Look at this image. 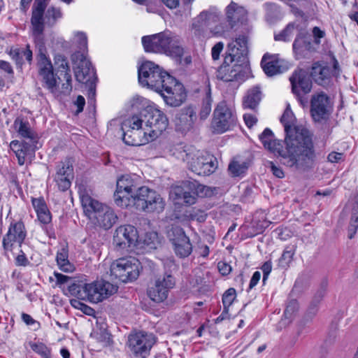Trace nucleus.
Listing matches in <instances>:
<instances>
[{
  "mask_svg": "<svg viewBox=\"0 0 358 358\" xmlns=\"http://www.w3.org/2000/svg\"><path fill=\"white\" fill-rule=\"evenodd\" d=\"M295 121L294 113L287 108L280 118L286 134L285 148L281 141L275 138L270 129H265L259 138L266 150L282 158L285 166L299 171H308L317 162L312 134L303 126H295Z\"/></svg>",
  "mask_w": 358,
  "mask_h": 358,
  "instance_id": "obj_1",
  "label": "nucleus"
},
{
  "mask_svg": "<svg viewBox=\"0 0 358 358\" xmlns=\"http://www.w3.org/2000/svg\"><path fill=\"white\" fill-rule=\"evenodd\" d=\"M131 107L132 115L125 120L124 125L127 127L139 129L145 122L146 127L151 128L149 135L152 138L167 129L169 122L166 114L148 99L136 96L131 101Z\"/></svg>",
  "mask_w": 358,
  "mask_h": 358,
  "instance_id": "obj_2",
  "label": "nucleus"
},
{
  "mask_svg": "<svg viewBox=\"0 0 358 358\" xmlns=\"http://www.w3.org/2000/svg\"><path fill=\"white\" fill-rule=\"evenodd\" d=\"M142 44L146 52L163 53L182 63L184 48L181 38L169 30L143 36Z\"/></svg>",
  "mask_w": 358,
  "mask_h": 358,
  "instance_id": "obj_3",
  "label": "nucleus"
},
{
  "mask_svg": "<svg viewBox=\"0 0 358 358\" xmlns=\"http://www.w3.org/2000/svg\"><path fill=\"white\" fill-rule=\"evenodd\" d=\"M76 79L78 82L85 84L87 88V99L89 107L96 108V88L98 78L92 62L86 58L84 52L76 51L71 56Z\"/></svg>",
  "mask_w": 358,
  "mask_h": 358,
  "instance_id": "obj_4",
  "label": "nucleus"
},
{
  "mask_svg": "<svg viewBox=\"0 0 358 358\" xmlns=\"http://www.w3.org/2000/svg\"><path fill=\"white\" fill-rule=\"evenodd\" d=\"M82 206L86 215L94 219V224L105 230H108L117 222L118 217L114 210L89 194L80 196Z\"/></svg>",
  "mask_w": 358,
  "mask_h": 358,
  "instance_id": "obj_5",
  "label": "nucleus"
},
{
  "mask_svg": "<svg viewBox=\"0 0 358 358\" xmlns=\"http://www.w3.org/2000/svg\"><path fill=\"white\" fill-rule=\"evenodd\" d=\"M138 82L143 87L161 93L163 86L172 84L173 76L154 62L145 60L138 67Z\"/></svg>",
  "mask_w": 358,
  "mask_h": 358,
  "instance_id": "obj_6",
  "label": "nucleus"
},
{
  "mask_svg": "<svg viewBox=\"0 0 358 358\" xmlns=\"http://www.w3.org/2000/svg\"><path fill=\"white\" fill-rule=\"evenodd\" d=\"M173 194L176 203L189 206L195 203L196 197H210L214 192L210 187L194 180L182 181L180 185L173 189Z\"/></svg>",
  "mask_w": 358,
  "mask_h": 358,
  "instance_id": "obj_7",
  "label": "nucleus"
},
{
  "mask_svg": "<svg viewBox=\"0 0 358 358\" xmlns=\"http://www.w3.org/2000/svg\"><path fill=\"white\" fill-rule=\"evenodd\" d=\"M235 62L242 66H246V36H239L236 40L227 45L224 53V61L217 69V78L229 79V76L224 73L226 66ZM230 79H231L230 78Z\"/></svg>",
  "mask_w": 358,
  "mask_h": 358,
  "instance_id": "obj_8",
  "label": "nucleus"
},
{
  "mask_svg": "<svg viewBox=\"0 0 358 358\" xmlns=\"http://www.w3.org/2000/svg\"><path fill=\"white\" fill-rule=\"evenodd\" d=\"M165 234L176 257L185 259L192 254V243L182 227L169 224L165 227Z\"/></svg>",
  "mask_w": 358,
  "mask_h": 358,
  "instance_id": "obj_9",
  "label": "nucleus"
},
{
  "mask_svg": "<svg viewBox=\"0 0 358 358\" xmlns=\"http://www.w3.org/2000/svg\"><path fill=\"white\" fill-rule=\"evenodd\" d=\"M133 206L138 210L159 213L164 209L165 201L155 190L143 186L137 189L133 198Z\"/></svg>",
  "mask_w": 358,
  "mask_h": 358,
  "instance_id": "obj_10",
  "label": "nucleus"
},
{
  "mask_svg": "<svg viewBox=\"0 0 358 358\" xmlns=\"http://www.w3.org/2000/svg\"><path fill=\"white\" fill-rule=\"evenodd\" d=\"M176 278L171 270H164L154 275V283L147 291L148 296L153 301L159 303L164 301L169 290L174 287Z\"/></svg>",
  "mask_w": 358,
  "mask_h": 358,
  "instance_id": "obj_11",
  "label": "nucleus"
},
{
  "mask_svg": "<svg viewBox=\"0 0 358 358\" xmlns=\"http://www.w3.org/2000/svg\"><path fill=\"white\" fill-rule=\"evenodd\" d=\"M141 268V262L138 259L121 258L111 264L110 271L112 276L126 283L136 280Z\"/></svg>",
  "mask_w": 358,
  "mask_h": 358,
  "instance_id": "obj_12",
  "label": "nucleus"
},
{
  "mask_svg": "<svg viewBox=\"0 0 358 358\" xmlns=\"http://www.w3.org/2000/svg\"><path fill=\"white\" fill-rule=\"evenodd\" d=\"M156 342L157 338L153 334L144 331L131 334L128 337L129 348L136 357L146 358Z\"/></svg>",
  "mask_w": 358,
  "mask_h": 358,
  "instance_id": "obj_13",
  "label": "nucleus"
},
{
  "mask_svg": "<svg viewBox=\"0 0 358 358\" xmlns=\"http://www.w3.org/2000/svg\"><path fill=\"white\" fill-rule=\"evenodd\" d=\"M182 159L188 161L189 169L193 173L202 176H210L217 168V159L210 155L194 156L189 159V154H185V158Z\"/></svg>",
  "mask_w": 358,
  "mask_h": 358,
  "instance_id": "obj_14",
  "label": "nucleus"
},
{
  "mask_svg": "<svg viewBox=\"0 0 358 358\" xmlns=\"http://www.w3.org/2000/svg\"><path fill=\"white\" fill-rule=\"evenodd\" d=\"M166 104L171 107H178L185 102L187 91L182 83L173 77L172 84L163 86V92L159 93Z\"/></svg>",
  "mask_w": 358,
  "mask_h": 358,
  "instance_id": "obj_15",
  "label": "nucleus"
},
{
  "mask_svg": "<svg viewBox=\"0 0 358 358\" xmlns=\"http://www.w3.org/2000/svg\"><path fill=\"white\" fill-rule=\"evenodd\" d=\"M138 237V230L134 226L121 225L115 231L113 243L118 249L127 250L136 246Z\"/></svg>",
  "mask_w": 358,
  "mask_h": 358,
  "instance_id": "obj_16",
  "label": "nucleus"
},
{
  "mask_svg": "<svg viewBox=\"0 0 358 358\" xmlns=\"http://www.w3.org/2000/svg\"><path fill=\"white\" fill-rule=\"evenodd\" d=\"M292 92L297 96L301 105L305 106L308 100L303 96L310 92L312 81L303 69L296 70L289 78Z\"/></svg>",
  "mask_w": 358,
  "mask_h": 358,
  "instance_id": "obj_17",
  "label": "nucleus"
},
{
  "mask_svg": "<svg viewBox=\"0 0 358 358\" xmlns=\"http://www.w3.org/2000/svg\"><path fill=\"white\" fill-rule=\"evenodd\" d=\"M38 143L30 139L29 141L13 140L10 142V148L15 154L20 166L24 165L27 162L31 164L34 159Z\"/></svg>",
  "mask_w": 358,
  "mask_h": 358,
  "instance_id": "obj_18",
  "label": "nucleus"
},
{
  "mask_svg": "<svg viewBox=\"0 0 358 358\" xmlns=\"http://www.w3.org/2000/svg\"><path fill=\"white\" fill-rule=\"evenodd\" d=\"M331 113V106L328 96L318 93L312 96L310 101V114L315 122L327 120Z\"/></svg>",
  "mask_w": 358,
  "mask_h": 358,
  "instance_id": "obj_19",
  "label": "nucleus"
},
{
  "mask_svg": "<svg viewBox=\"0 0 358 358\" xmlns=\"http://www.w3.org/2000/svg\"><path fill=\"white\" fill-rule=\"evenodd\" d=\"M196 118V113L192 106L181 108L176 113L173 120L176 131L186 134L193 129Z\"/></svg>",
  "mask_w": 358,
  "mask_h": 358,
  "instance_id": "obj_20",
  "label": "nucleus"
},
{
  "mask_svg": "<svg viewBox=\"0 0 358 358\" xmlns=\"http://www.w3.org/2000/svg\"><path fill=\"white\" fill-rule=\"evenodd\" d=\"M261 66L265 74L269 77L282 73L289 68V62L280 58L279 55L269 53L264 55Z\"/></svg>",
  "mask_w": 358,
  "mask_h": 358,
  "instance_id": "obj_21",
  "label": "nucleus"
},
{
  "mask_svg": "<svg viewBox=\"0 0 358 358\" xmlns=\"http://www.w3.org/2000/svg\"><path fill=\"white\" fill-rule=\"evenodd\" d=\"M232 114L231 110L224 103H219L216 106L212 120L211 126L213 132L222 134L227 131L232 123Z\"/></svg>",
  "mask_w": 358,
  "mask_h": 358,
  "instance_id": "obj_22",
  "label": "nucleus"
},
{
  "mask_svg": "<svg viewBox=\"0 0 358 358\" xmlns=\"http://www.w3.org/2000/svg\"><path fill=\"white\" fill-rule=\"evenodd\" d=\"M27 236V231L24 222L20 220L11 222L7 234L3 238V248L5 250H11L13 242H17L21 247Z\"/></svg>",
  "mask_w": 358,
  "mask_h": 358,
  "instance_id": "obj_23",
  "label": "nucleus"
},
{
  "mask_svg": "<svg viewBox=\"0 0 358 358\" xmlns=\"http://www.w3.org/2000/svg\"><path fill=\"white\" fill-rule=\"evenodd\" d=\"M47 6L48 3H34L31 17L32 33L38 34H43L45 19V17L44 18V13Z\"/></svg>",
  "mask_w": 358,
  "mask_h": 358,
  "instance_id": "obj_24",
  "label": "nucleus"
},
{
  "mask_svg": "<svg viewBox=\"0 0 358 358\" xmlns=\"http://www.w3.org/2000/svg\"><path fill=\"white\" fill-rule=\"evenodd\" d=\"M38 75L42 78L43 86L51 92H55L57 90L58 83L62 81V78L55 71L53 66L40 68Z\"/></svg>",
  "mask_w": 358,
  "mask_h": 358,
  "instance_id": "obj_25",
  "label": "nucleus"
},
{
  "mask_svg": "<svg viewBox=\"0 0 358 358\" xmlns=\"http://www.w3.org/2000/svg\"><path fill=\"white\" fill-rule=\"evenodd\" d=\"M227 22L232 29L239 22H243V19L246 14V10L243 6L231 1L225 9Z\"/></svg>",
  "mask_w": 358,
  "mask_h": 358,
  "instance_id": "obj_26",
  "label": "nucleus"
},
{
  "mask_svg": "<svg viewBox=\"0 0 358 358\" xmlns=\"http://www.w3.org/2000/svg\"><path fill=\"white\" fill-rule=\"evenodd\" d=\"M87 282V279L81 278H73L70 284L67 286L65 294H69L71 296H74L79 299L84 300L85 296H86V290Z\"/></svg>",
  "mask_w": 358,
  "mask_h": 358,
  "instance_id": "obj_27",
  "label": "nucleus"
},
{
  "mask_svg": "<svg viewBox=\"0 0 358 358\" xmlns=\"http://www.w3.org/2000/svg\"><path fill=\"white\" fill-rule=\"evenodd\" d=\"M331 70L328 66H322L319 63L313 64L310 76L318 85L326 86L330 81Z\"/></svg>",
  "mask_w": 358,
  "mask_h": 358,
  "instance_id": "obj_28",
  "label": "nucleus"
},
{
  "mask_svg": "<svg viewBox=\"0 0 358 358\" xmlns=\"http://www.w3.org/2000/svg\"><path fill=\"white\" fill-rule=\"evenodd\" d=\"M56 66V69L55 71L57 73V75L60 76V77H63L64 80H66L65 83H62V92L64 94H69L72 91V78L71 75V69L69 65V62H64L62 64H59Z\"/></svg>",
  "mask_w": 358,
  "mask_h": 358,
  "instance_id": "obj_29",
  "label": "nucleus"
},
{
  "mask_svg": "<svg viewBox=\"0 0 358 358\" xmlns=\"http://www.w3.org/2000/svg\"><path fill=\"white\" fill-rule=\"evenodd\" d=\"M224 73H226L227 76H229V78L231 79H223L219 78L220 80L224 82H239L243 83L245 81L246 78V66H242L239 64H234L232 67L226 66Z\"/></svg>",
  "mask_w": 358,
  "mask_h": 358,
  "instance_id": "obj_30",
  "label": "nucleus"
},
{
  "mask_svg": "<svg viewBox=\"0 0 358 358\" xmlns=\"http://www.w3.org/2000/svg\"><path fill=\"white\" fill-rule=\"evenodd\" d=\"M13 126L21 136L34 140V142H38L39 137L38 134L31 130L27 121L24 122L22 118L18 117L14 121Z\"/></svg>",
  "mask_w": 358,
  "mask_h": 358,
  "instance_id": "obj_31",
  "label": "nucleus"
},
{
  "mask_svg": "<svg viewBox=\"0 0 358 358\" xmlns=\"http://www.w3.org/2000/svg\"><path fill=\"white\" fill-rule=\"evenodd\" d=\"M56 262L59 268L64 272L69 273L75 270L74 265L69 260L68 245L63 246L57 252Z\"/></svg>",
  "mask_w": 358,
  "mask_h": 358,
  "instance_id": "obj_32",
  "label": "nucleus"
},
{
  "mask_svg": "<svg viewBox=\"0 0 358 358\" xmlns=\"http://www.w3.org/2000/svg\"><path fill=\"white\" fill-rule=\"evenodd\" d=\"M212 13L207 10L202 11L192 22V28L194 30V34L198 38L204 37L206 21L210 18Z\"/></svg>",
  "mask_w": 358,
  "mask_h": 358,
  "instance_id": "obj_33",
  "label": "nucleus"
},
{
  "mask_svg": "<svg viewBox=\"0 0 358 358\" xmlns=\"http://www.w3.org/2000/svg\"><path fill=\"white\" fill-rule=\"evenodd\" d=\"M101 302L110 298L118 291V286L105 280H96Z\"/></svg>",
  "mask_w": 358,
  "mask_h": 358,
  "instance_id": "obj_34",
  "label": "nucleus"
},
{
  "mask_svg": "<svg viewBox=\"0 0 358 358\" xmlns=\"http://www.w3.org/2000/svg\"><path fill=\"white\" fill-rule=\"evenodd\" d=\"M352 215L348 227V238L352 239L358 229V194L353 198L352 203Z\"/></svg>",
  "mask_w": 358,
  "mask_h": 358,
  "instance_id": "obj_35",
  "label": "nucleus"
},
{
  "mask_svg": "<svg viewBox=\"0 0 358 358\" xmlns=\"http://www.w3.org/2000/svg\"><path fill=\"white\" fill-rule=\"evenodd\" d=\"M115 190L132 194L137 191L134 180L129 176H122L117 179Z\"/></svg>",
  "mask_w": 358,
  "mask_h": 358,
  "instance_id": "obj_36",
  "label": "nucleus"
},
{
  "mask_svg": "<svg viewBox=\"0 0 358 358\" xmlns=\"http://www.w3.org/2000/svg\"><path fill=\"white\" fill-rule=\"evenodd\" d=\"M136 194L127 193L125 192L115 191L113 198L117 206L121 208H128L133 206V198Z\"/></svg>",
  "mask_w": 358,
  "mask_h": 358,
  "instance_id": "obj_37",
  "label": "nucleus"
},
{
  "mask_svg": "<svg viewBox=\"0 0 358 358\" xmlns=\"http://www.w3.org/2000/svg\"><path fill=\"white\" fill-rule=\"evenodd\" d=\"M162 239L157 231H151L145 234L143 245L148 250H155L161 245Z\"/></svg>",
  "mask_w": 358,
  "mask_h": 358,
  "instance_id": "obj_38",
  "label": "nucleus"
},
{
  "mask_svg": "<svg viewBox=\"0 0 358 358\" xmlns=\"http://www.w3.org/2000/svg\"><path fill=\"white\" fill-rule=\"evenodd\" d=\"M311 48V42L303 35L297 36L293 43V50L298 55H302L305 51H310Z\"/></svg>",
  "mask_w": 358,
  "mask_h": 358,
  "instance_id": "obj_39",
  "label": "nucleus"
},
{
  "mask_svg": "<svg viewBox=\"0 0 358 358\" xmlns=\"http://www.w3.org/2000/svg\"><path fill=\"white\" fill-rule=\"evenodd\" d=\"M246 170V162L241 164L238 162L233 159L228 166L229 175L232 178L243 177Z\"/></svg>",
  "mask_w": 358,
  "mask_h": 358,
  "instance_id": "obj_40",
  "label": "nucleus"
},
{
  "mask_svg": "<svg viewBox=\"0 0 358 358\" xmlns=\"http://www.w3.org/2000/svg\"><path fill=\"white\" fill-rule=\"evenodd\" d=\"M87 290H86V296H85L84 300H87L92 303L101 302L99 291L98 290V286H96V281H94L92 283H87Z\"/></svg>",
  "mask_w": 358,
  "mask_h": 358,
  "instance_id": "obj_41",
  "label": "nucleus"
},
{
  "mask_svg": "<svg viewBox=\"0 0 358 358\" xmlns=\"http://www.w3.org/2000/svg\"><path fill=\"white\" fill-rule=\"evenodd\" d=\"M261 99L262 92L259 87H254L248 94V108L254 109L259 104Z\"/></svg>",
  "mask_w": 358,
  "mask_h": 358,
  "instance_id": "obj_42",
  "label": "nucleus"
},
{
  "mask_svg": "<svg viewBox=\"0 0 358 358\" xmlns=\"http://www.w3.org/2000/svg\"><path fill=\"white\" fill-rule=\"evenodd\" d=\"M236 292L234 288H229L222 295L223 311L222 313H228L229 307L236 299Z\"/></svg>",
  "mask_w": 358,
  "mask_h": 358,
  "instance_id": "obj_43",
  "label": "nucleus"
},
{
  "mask_svg": "<svg viewBox=\"0 0 358 358\" xmlns=\"http://www.w3.org/2000/svg\"><path fill=\"white\" fill-rule=\"evenodd\" d=\"M55 176H71L73 178V166L70 159H66L58 165V169Z\"/></svg>",
  "mask_w": 358,
  "mask_h": 358,
  "instance_id": "obj_44",
  "label": "nucleus"
},
{
  "mask_svg": "<svg viewBox=\"0 0 358 358\" xmlns=\"http://www.w3.org/2000/svg\"><path fill=\"white\" fill-rule=\"evenodd\" d=\"M62 13L59 8L50 6L48 8L45 13L46 23L49 26H52L56 23V21L62 17Z\"/></svg>",
  "mask_w": 358,
  "mask_h": 358,
  "instance_id": "obj_45",
  "label": "nucleus"
},
{
  "mask_svg": "<svg viewBox=\"0 0 358 358\" xmlns=\"http://www.w3.org/2000/svg\"><path fill=\"white\" fill-rule=\"evenodd\" d=\"M294 246H287L283 251L281 257L279 259V266L286 267L292 262L293 256L295 253Z\"/></svg>",
  "mask_w": 358,
  "mask_h": 358,
  "instance_id": "obj_46",
  "label": "nucleus"
},
{
  "mask_svg": "<svg viewBox=\"0 0 358 358\" xmlns=\"http://www.w3.org/2000/svg\"><path fill=\"white\" fill-rule=\"evenodd\" d=\"M212 98L210 92L206 94V98L203 100L201 108L200 110L199 116L201 120H205L209 115L211 111Z\"/></svg>",
  "mask_w": 358,
  "mask_h": 358,
  "instance_id": "obj_47",
  "label": "nucleus"
},
{
  "mask_svg": "<svg viewBox=\"0 0 358 358\" xmlns=\"http://www.w3.org/2000/svg\"><path fill=\"white\" fill-rule=\"evenodd\" d=\"M125 120L122 122L121 129L122 131V141L124 143L129 145H137L136 141L132 138L131 133L133 132L134 129L132 127H128L124 125Z\"/></svg>",
  "mask_w": 358,
  "mask_h": 358,
  "instance_id": "obj_48",
  "label": "nucleus"
},
{
  "mask_svg": "<svg viewBox=\"0 0 358 358\" xmlns=\"http://www.w3.org/2000/svg\"><path fill=\"white\" fill-rule=\"evenodd\" d=\"M324 296V290H319L317 291L314 296L313 297L312 300L310 301L308 311L311 313L313 312H317L318 310V307L322 301L323 297Z\"/></svg>",
  "mask_w": 358,
  "mask_h": 358,
  "instance_id": "obj_49",
  "label": "nucleus"
},
{
  "mask_svg": "<svg viewBox=\"0 0 358 358\" xmlns=\"http://www.w3.org/2000/svg\"><path fill=\"white\" fill-rule=\"evenodd\" d=\"M54 275L56 278V285L66 292L67 286L70 284L73 278L65 275L57 271L54 272Z\"/></svg>",
  "mask_w": 358,
  "mask_h": 358,
  "instance_id": "obj_50",
  "label": "nucleus"
},
{
  "mask_svg": "<svg viewBox=\"0 0 358 358\" xmlns=\"http://www.w3.org/2000/svg\"><path fill=\"white\" fill-rule=\"evenodd\" d=\"M71 179H72L71 176H55V177L58 188L62 192H66L70 188L71 185Z\"/></svg>",
  "mask_w": 358,
  "mask_h": 358,
  "instance_id": "obj_51",
  "label": "nucleus"
},
{
  "mask_svg": "<svg viewBox=\"0 0 358 358\" xmlns=\"http://www.w3.org/2000/svg\"><path fill=\"white\" fill-rule=\"evenodd\" d=\"M47 50H44V48H41V50L38 51L37 55V65L38 66V69L42 67L48 68L49 66H52V62L50 58L46 55Z\"/></svg>",
  "mask_w": 358,
  "mask_h": 358,
  "instance_id": "obj_52",
  "label": "nucleus"
},
{
  "mask_svg": "<svg viewBox=\"0 0 358 358\" xmlns=\"http://www.w3.org/2000/svg\"><path fill=\"white\" fill-rule=\"evenodd\" d=\"M8 54L15 61L17 66L22 69L24 64V60L22 58L23 50L20 48H10L9 51H7Z\"/></svg>",
  "mask_w": 358,
  "mask_h": 358,
  "instance_id": "obj_53",
  "label": "nucleus"
},
{
  "mask_svg": "<svg viewBox=\"0 0 358 358\" xmlns=\"http://www.w3.org/2000/svg\"><path fill=\"white\" fill-rule=\"evenodd\" d=\"M294 25L292 24H289L286 28L282 30L280 34L275 35L274 38L275 41H289L291 36L293 34V31L294 30Z\"/></svg>",
  "mask_w": 358,
  "mask_h": 358,
  "instance_id": "obj_54",
  "label": "nucleus"
},
{
  "mask_svg": "<svg viewBox=\"0 0 358 358\" xmlns=\"http://www.w3.org/2000/svg\"><path fill=\"white\" fill-rule=\"evenodd\" d=\"M30 346L32 350L41 355L44 358L50 357V350L45 344L42 343H32L30 344Z\"/></svg>",
  "mask_w": 358,
  "mask_h": 358,
  "instance_id": "obj_55",
  "label": "nucleus"
},
{
  "mask_svg": "<svg viewBox=\"0 0 358 358\" xmlns=\"http://www.w3.org/2000/svg\"><path fill=\"white\" fill-rule=\"evenodd\" d=\"M82 299H71V304L73 307L76 309L80 310L83 311V313H96L95 310L84 303Z\"/></svg>",
  "mask_w": 358,
  "mask_h": 358,
  "instance_id": "obj_56",
  "label": "nucleus"
},
{
  "mask_svg": "<svg viewBox=\"0 0 358 358\" xmlns=\"http://www.w3.org/2000/svg\"><path fill=\"white\" fill-rule=\"evenodd\" d=\"M92 316V319L89 320L93 323L95 322L96 327L100 330L107 329L108 325L106 322V317L103 315H90Z\"/></svg>",
  "mask_w": 358,
  "mask_h": 358,
  "instance_id": "obj_57",
  "label": "nucleus"
},
{
  "mask_svg": "<svg viewBox=\"0 0 358 358\" xmlns=\"http://www.w3.org/2000/svg\"><path fill=\"white\" fill-rule=\"evenodd\" d=\"M100 331L101 332L98 337L99 341L103 343L104 346H111L113 344L112 335L107 331V329Z\"/></svg>",
  "mask_w": 358,
  "mask_h": 358,
  "instance_id": "obj_58",
  "label": "nucleus"
},
{
  "mask_svg": "<svg viewBox=\"0 0 358 358\" xmlns=\"http://www.w3.org/2000/svg\"><path fill=\"white\" fill-rule=\"evenodd\" d=\"M299 310V304L296 299H288L284 313H294Z\"/></svg>",
  "mask_w": 358,
  "mask_h": 358,
  "instance_id": "obj_59",
  "label": "nucleus"
},
{
  "mask_svg": "<svg viewBox=\"0 0 358 358\" xmlns=\"http://www.w3.org/2000/svg\"><path fill=\"white\" fill-rule=\"evenodd\" d=\"M32 205L36 212H41L42 210H48V206L43 197L38 199H32Z\"/></svg>",
  "mask_w": 358,
  "mask_h": 358,
  "instance_id": "obj_60",
  "label": "nucleus"
},
{
  "mask_svg": "<svg viewBox=\"0 0 358 358\" xmlns=\"http://www.w3.org/2000/svg\"><path fill=\"white\" fill-rule=\"evenodd\" d=\"M36 214L38 220L42 224H49L52 220V215L48 208V210H42L41 212H38Z\"/></svg>",
  "mask_w": 358,
  "mask_h": 358,
  "instance_id": "obj_61",
  "label": "nucleus"
},
{
  "mask_svg": "<svg viewBox=\"0 0 358 358\" xmlns=\"http://www.w3.org/2000/svg\"><path fill=\"white\" fill-rule=\"evenodd\" d=\"M217 269L222 275L226 276L231 273V266L228 263L220 261L217 263Z\"/></svg>",
  "mask_w": 358,
  "mask_h": 358,
  "instance_id": "obj_62",
  "label": "nucleus"
},
{
  "mask_svg": "<svg viewBox=\"0 0 358 358\" xmlns=\"http://www.w3.org/2000/svg\"><path fill=\"white\" fill-rule=\"evenodd\" d=\"M224 48V43L222 42L217 43L211 50L212 58L213 60H217L220 58V53L222 52Z\"/></svg>",
  "mask_w": 358,
  "mask_h": 358,
  "instance_id": "obj_63",
  "label": "nucleus"
},
{
  "mask_svg": "<svg viewBox=\"0 0 358 358\" xmlns=\"http://www.w3.org/2000/svg\"><path fill=\"white\" fill-rule=\"evenodd\" d=\"M343 160V154L341 152H331L327 156V161L331 163H338Z\"/></svg>",
  "mask_w": 358,
  "mask_h": 358,
  "instance_id": "obj_64",
  "label": "nucleus"
}]
</instances>
